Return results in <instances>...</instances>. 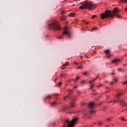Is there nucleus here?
<instances>
[{
    "mask_svg": "<svg viewBox=\"0 0 127 127\" xmlns=\"http://www.w3.org/2000/svg\"><path fill=\"white\" fill-rule=\"evenodd\" d=\"M112 62L113 63V64H117V63H119V62H121V60L120 59L116 58L112 60Z\"/></svg>",
    "mask_w": 127,
    "mask_h": 127,
    "instance_id": "7",
    "label": "nucleus"
},
{
    "mask_svg": "<svg viewBox=\"0 0 127 127\" xmlns=\"http://www.w3.org/2000/svg\"><path fill=\"white\" fill-rule=\"evenodd\" d=\"M74 89H76V88H77V86H75L74 87Z\"/></svg>",
    "mask_w": 127,
    "mask_h": 127,
    "instance_id": "40",
    "label": "nucleus"
},
{
    "mask_svg": "<svg viewBox=\"0 0 127 127\" xmlns=\"http://www.w3.org/2000/svg\"><path fill=\"white\" fill-rule=\"evenodd\" d=\"M101 86H103V84H100L99 85L97 86V88H100L101 87Z\"/></svg>",
    "mask_w": 127,
    "mask_h": 127,
    "instance_id": "29",
    "label": "nucleus"
},
{
    "mask_svg": "<svg viewBox=\"0 0 127 127\" xmlns=\"http://www.w3.org/2000/svg\"><path fill=\"white\" fill-rule=\"evenodd\" d=\"M82 6H81L79 8L81 9H86L87 8L88 10H92L94 9V6L93 5V3L91 2H89L88 1H85L81 3Z\"/></svg>",
    "mask_w": 127,
    "mask_h": 127,
    "instance_id": "2",
    "label": "nucleus"
},
{
    "mask_svg": "<svg viewBox=\"0 0 127 127\" xmlns=\"http://www.w3.org/2000/svg\"><path fill=\"white\" fill-rule=\"evenodd\" d=\"M50 98H51V96L48 95L47 97H46L45 98V100H46V99H47L48 100H49V99H50Z\"/></svg>",
    "mask_w": 127,
    "mask_h": 127,
    "instance_id": "17",
    "label": "nucleus"
},
{
    "mask_svg": "<svg viewBox=\"0 0 127 127\" xmlns=\"http://www.w3.org/2000/svg\"><path fill=\"white\" fill-rule=\"evenodd\" d=\"M67 65H69V63L66 62L65 64L63 65V66L61 67V69H62L63 70H64V69L66 68V66H67Z\"/></svg>",
    "mask_w": 127,
    "mask_h": 127,
    "instance_id": "10",
    "label": "nucleus"
},
{
    "mask_svg": "<svg viewBox=\"0 0 127 127\" xmlns=\"http://www.w3.org/2000/svg\"><path fill=\"white\" fill-rule=\"evenodd\" d=\"M48 26L50 28H53V29H54L55 30H59V29H60V27L58 24V22L56 21L53 22L52 23L49 24Z\"/></svg>",
    "mask_w": 127,
    "mask_h": 127,
    "instance_id": "3",
    "label": "nucleus"
},
{
    "mask_svg": "<svg viewBox=\"0 0 127 127\" xmlns=\"http://www.w3.org/2000/svg\"><path fill=\"white\" fill-rule=\"evenodd\" d=\"M58 104L56 103V102H54L50 104V106L52 108H54V107H56Z\"/></svg>",
    "mask_w": 127,
    "mask_h": 127,
    "instance_id": "9",
    "label": "nucleus"
},
{
    "mask_svg": "<svg viewBox=\"0 0 127 127\" xmlns=\"http://www.w3.org/2000/svg\"><path fill=\"white\" fill-rule=\"evenodd\" d=\"M95 17H97V15H93L92 16V18H95Z\"/></svg>",
    "mask_w": 127,
    "mask_h": 127,
    "instance_id": "21",
    "label": "nucleus"
},
{
    "mask_svg": "<svg viewBox=\"0 0 127 127\" xmlns=\"http://www.w3.org/2000/svg\"><path fill=\"white\" fill-rule=\"evenodd\" d=\"M123 93H119V94H118L117 95H116V99H117V98H119V97H120V96H121V95H122Z\"/></svg>",
    "mask_w": 127,
    "mask_h": 127,
    "instance_id": "19",
    "label": "nucleus"
},
{
    "mask_svg": "<svg viewBox=\"0 0 127 127\" xmlns=\"http://www.w3.org/2000/svg\"><path fill=\"white\" fill-rule=\"evenodd\" d=\"M123 85H127V81L124 82Z\"/></svg>",
    "mask_w": 127,
    "mask_h": 127,
    "instance_id": "25",
    "label": "nucleus"
},
{
    "mask_svg": "<svg viewBox=\"0 0 127 127\" xmlns=\"http://www.w3.org/2000/svg\"><path fill=\"white\" fill-rule=\"evenodd\" d=\"M117 82H118V79L116 78H114L113 79V81L111 82V84L114 85V84H115V83H117Z\"/></svg>",
    "mask_w": 127,
    "mask_h": 127,
    "instance_id": "11",
    "label": "nucleus"
},
{
    "mask_svg": "<svg viewBox=\"0 0 127 127\" xmlns=\"http://www.w3.org/2000/svg\"><path fill=\"white\" fill-rule=\"evenodd\" d=\"M65 13V12H64V11H62V14H63L64 13Z\"/></svg>",
    "mask_w": 127,
    "mask_h": 127,
    "instance_id": "36",
    "label": "nucleus"
},
{
    "mask_svg": "<svg viewBox=\"0 0 127 127\" xmlns=\"http://www.w3.org/2000/svg\"><path fill=\"white\" fill-rule=\"evenodd\" d=\"M83 22H84V23H85L86 24H89V23L88 22L86 21H84Z\"/></svg>",
    "mask_w": 127,
    "mask_h": 127,
    "instance_id": "27",
    "label": "nucleus"
},
{
    "mask_svg": "<svg viewBox=\"0 0 127 127\" xmlns=\"http://www.w3.org/2000/svg\"><path fill=\"white\" fill-rule=\"evenodd\" d=\"M118 99H116L114 101V103H118Z\"/></svg>",
    "mask_w": 127,
    "mask_h": 127,
    "instance_id": "28",
    "label": "nucleus"
},
{
    "mask_svg": "<svg viewBox=\"0 0 127 127\" xmlns=\"http://www.w3.org/2000/svg\"><path fill=\"white\" fill-rule=\"evenodd\" d=\"M112 102H113V101H111L110 102V103H112Z\"/></svg>",
    "mask_w": 127,
    "mask_h": 127,
    "instance_id": "43",
    "label": "nucleus"
},
{
    "mask_svg": "<svg viewBox=\"0 0 127 127\" xmlns=\"http://www.w3.org/2000/svg\"><path fill=\"white\" fill-rule=\"evenodd\" d=\"M97 29L96 28H93L92 29H91V31H94V30H96Z\"/></svg>",
    "mask_w": 127,
    "mask_h": 127,
    "instance_id": "24",
    "label": "nucleus"
},
{
    "mask_svg": "<svg viewBox=\"0 0 127 127\" xmlns=\"http://www.w3.org/2000/svg\"><path fill=\"white\" fill-rule=\"evenodd\" d=\"M58 96V94H56V96L57 97Z\"/></svg>",
    "mask_w": 127,
    "mask_h": 127,
    "instance_id": "42",
    "label": "nucleus"
},
{
    "mask_svg": "<svg viewBox=\"0 0 127 127\" xmlns=\"http://www.w3.org/2000/svg\"><path fill=\"white\" fill-rule=\"evenodd\" d=\"M67 98H68V96H65V97H64V99L65 100V99H67Z\"/></svg>",
    "mask_w": 127,
    "mask_h": 127,
    "instance_id": "39",
    "label": "nucleus"
},
{
    "mask_svg": "<svg viewBox=\"0 0 127 127\" xmlns=\"http://www.w3.org/2000/svg\"><path fill=\"white\" fill-rule=\"evenodd\" d=\"M74 15H75L74 13H70L69 14V16H74Z\"/></svg>",
    "mask_w": 127,
    "mask_h": 127,
    "instance_id": "16",
    "label": "nucleus"
},
{
    "mask_svg": "<svg viewBox=\"0 0 127 127\" xmlns=\"http://www.w3.org/2000/svg\"><path fill=\"white\" fill-rule=\"evenodd\" d=\"M88 107L89 110H93V109L95 108V103H94V102L90 103L88 104Z\"/></svg>",
    "mask_w": 127,
    "mask_h": 127,
    "instance_id": "5",
    "label": "nucleus"
},
{
    "mask_svg": "<svg viewBox=\"0 0 127 127\" xmlns=\"http://www.w3.org/2000/svg\"><path fill=\"white\" fill-rule=\"evenodd\" d=\"M64 34L67 35V37L70 38V32H69V31H68V28H67V27H65L64 28V32L62 35L58 37V38H59V39H63V36Z\"/></svg>",
    "mask_w": 127,
    "mask_h": 127,
    "instance_id": "4",
    "label": "nucleus"
},
{
    "mask_svg": "<svg viewBox=\"0 0 127 127\" xmlns=\"http://www.w3.org/2000/svg\"><path fill=\"white\" fill-rule=\"evenodd\" d=\"M93 87H94V84H93L92 83H90V89H92Z\"/></svg>",
    "mask_w": 127,
    "mask_h": 127,
    "instance_id": "20",
    "label": "nucleus"
},
{
    "mask_svg": "<svg viewBox=\"0 0 127 127\" xmlns=\"http://www.w3.org/2000/svg\"><path fill=\"white\" fill-rule=\"evenodd\" d=\"M79 78H80L79 76H77L76 79H75V81H77V80H78V79H79Z\"/></svg>",
    "mask_w": 127,
    "mask_h": 127,
    "instance_id": "33",
    "label": "nucleus"
},
{
    "mask_svg": "<svg viewBox=\"0 0 127 127\" xmlns=\"http://www.w3.org/2000/svg\"><path fill=\"white\" fill-rule=\"evenodd\" d=\"M81 84H85V81H82L81 82Z\"/></svg>",
    "mask_w": 127,
    "mask_h": 127,
    "instance_id": "35",
    "label": "nucleus"
},
{
    "mask_svg": "<svg viewBox=\"0 0 127 127\" xmlns=\"http://www.w3.org/2000/svg\"><path fill=\"white\" fill-rule=\"evenodd\" d=\"M118 70H119V71H122V69H121V68H118Z\"/></svg>",
    "mask_w": 127,
    "mask_h": 127,
    "instance_id": "38",
    "label": "nucleus"
},
{
    "mask_svg": "<svg viewBox=\"0 0 127 127\" xmlns=\"http://www.w3.org/2000/svg\"><path fill=\"white\" fill-rule=\"evenodd\" d=\"M90 114H95V111H91Z\"/></svg>",
    "mask_w": 127,
    "mask_h": 127,
    "instance_id": "30",
    "label": "nucleus"
},
{
    "mask_svg": "<svg viewBox=\"0 0 127 127\" xmlns=\"http://www.w3.org/2000/svg\"><path fill=\"white\" fill-rule=\"evenodd\" d=\"M120 2H121L122 3H123V2H124V3H127V0H120Z\"/></svg>",
    "mask_w": 127,
    "mask_h": 127,
    "instance_id": "14",
    "label": "nucleus"
},
{
    "mask_svg": "<svg viewBox=\"0 0 127 127\" xmlns=\"http://www.w3.org/2000/svg\"><path fill=\"white\" fill-rule=\"evenodd\" d=\"M119 11L120 10H119L117 7H115L113 11L106 10L105 12L102 13L101 15L102 19H105V18H109V17L112 18V17H114V16L117 15Z\"/></svg>",
    "mask_w": 127,
    "mask_h": 127,
    "instance_id": "1",
    "label": "nucleus"
},
{
    "mask_svg": "<svg viewBox=\"0 0 127 127\" xmlns=\"http://www.w3.org/2000/svg\"><path fill=\"white\" fill-rule=\"evenodd\" d=\"M98 125L99 126H102V125H103V123L101 121H99L98 123Z\"/></svg>",
    "mask_w": 127,
    "mask_h": 127,
    "instance_id": "18",
    "label": "nucleus"
},
{
    "mask_svg": "<svg viewBox=\"0 0 127 127\" xmlns=\"http://www.w3.org/2000/svg\"><path fill=\"white\" fill-rule=\"evenodd\" d=\"M98 78V77H96L95 78H94L92 80H91L89 81V84H92V83H93V82H95V81H96V80H97V79Z\"/></svg>",
    "mask_w": 127,
    "mask_h": 127,
    "instance_id": "13",
    "label": "nucleus"
},
{
    "mask_svg": "<svg viewBox=\"0 0 127 127\" xmlns=\"http://www.w3.org/2000/svg\"><path fill=\"white\" fill-rule=\"evenodd\" d=\"M121 120H122V121H123V122H125V121H126L127 122V120H126L123 118H121Z\"/></svg>",
    "mask_w": 127,
    "mask_h": 127,
    "instance_id": "26",
    "label": "nucleus"
},
{
    "mask_svg": "<svg viewBox=\"0 0 127 127\" xmlns=\"http://www.w3.org/2000/svg\"><path fill=\"white\" fill-rule=\"evenodd\" d=\"M61 85H62V82H60L59 83V86H61Z\"/></svg>",
    "mask_w": 127,
    "mask_h": 127,
    "instance_id": "34",
    "label": "nucleus"
},
{
    "mask_svg": "<svg viewBox=\"0 0 127 127\" xmlns=\"http://www.w3.org/2000/svg\"><path fill=\"white\" fill-rule=\"evenodd\" d=\"M126 11H127V8H126Z\"/></svg>",
    "mask_w": 127,
    "mask_h": 127,
    "instance_id": "41",
    "label": "nucleus"
},
{
    "mask_svg": "<svg viewBox=\"0 0 127 127\" xmlns=\"http://www.w3.org/2000/svg\"><path fill=\"white\" fill-rule=\"evenodd\" d=\"M111 118H109V119H107V121L108 122H110V121H111Z\"/></svg>",
    "mask_w": 127,
    "mask_h": 127,
    "instance_id": "32",
    "label": "nucleus"
},
{
    "mask_svg": "<svg viewBox=\"0 0 127 127\" xmlns=\"http://www.w3.org/2000/svg\"><path fill=\"white\" fill-rule=\"evenodd\" d=\"M75 99H73L70 103L71 108H74L76 106V105L75 104Z\"/></svg>",
    "mask_w": 127,
    "mask_h": 127,
    "instance_id": "8",
    "label": "nucleus"
},
{
    "mask_svg": "<svg viewBox=\"0 0 127 127\" xmlns=\"http://www.w3.org/2000/svg\"><path fill=\"white\" fill-rule=\"evenodd\" d=\"M61 20H65L66 19V18L65 17V16H63L61 17Z\"/></svg>",
    "mask_w": 127,
    "mask_h": 127,
    "instance_id": "15",
    "label": "nucleus"
},
{
    "mask_svg": "<svg viewBox=\"0 0 127 127\" xmlns=\"http://www.w3.org/2000/svg\"><path fill=\"white\" fill-rule=\"evenodd\" d=\"M84 75H88V72H85L84 73Z\"/></svg>",
    "mask_w": 127,
    "mask_h": 127,
    "instance_id": "31",
    "label": "nucleus"
},
{
    "mask_svg": "<svg viewBox=\"0 0 127 127\" xmlns=\"http://www.w3.org/2000/svg\"><path fill=\"white\" fill-rule=\"evenodd\" d=\"M82 68H83V66H79L78 67H77V69H82Z\"/></svg>",
    "mask_w": 127,
    "mask_h": 127,
    "instance_id": "22",
    "label": "nucleus"
},
{
    "mask_svg": "<svg viewBox=\"0 0 127 127\" xmlns=\"http://www.w3.org/2000/svg\"><path fill=\"white\" fill-rule=\"evenodd\" d=\"M105 53L107 55V58H110V56H108V55H109V53H110V51L108 50L105 51Z\"/></svg>",
    "mask_w": 127,
    "mask_h": 127,
    "instance_id": "12",
    "label": "nucleus"
},
{
    "mask_svg": "<svg viewBox=\"0 0 127 127\" xmlns=\"http://www.w3.org/2000/svg\"><path fill=\"white\" fill-rule=\"evenodd\" d=\"M120 104L122 107H126L127 106V104L125 100H122L120 101Z\"/></svg>",
    "mask_w": 127,
    "mask_h": 127,
    "instance_id": "6",
    "label": "nucleus"
},
{
    "mask_svg": "<svg viewBox=\"0 0 127 127\" xmlns=\"http://www.w3.org/2000/svg\"><path fill=\"white\" fill-rule=\"evenodd\" d=\"M68 92H69V93H71V92H72V90H68Z\"/></svg>",
    "mask_w": 127,
    "mask_h": 127,
    "instance_id": "37",
    "label": "nucleus"
},
{
    "mask_svg": "<svg viewBox=\"0 0 127 127\" xmlns=\"http://www.w3.org/2000/svg\"><path fill=\"white\" fill-rule=\"evenodd\" d=\"M118 18H121V15L117 14V15H116Z\"/></svg>",
    "mask_w": 127,
    "mask_h": 127,
    "instance_id": "23",
    "label": "nucleus"
}]
</instances>
